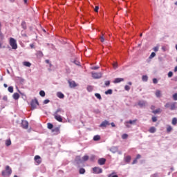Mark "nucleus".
Here are the masks:
<instances>
[{
    "mask_svg": "<svg viewBox=\"0 0 177 177\" xmlns=\"http://www.w3.org/2000/svg\"><path fill=\"white\" fill-rule=\"evenodd\" d=\"M9 44L12 48V49L16 50L17 49V41H16V39L13 37L10 38Z\"/></svg>",
    "mask_w": 177,
    "mask_h": 177,
    "instance_id": "3",
    "label": "nucleus"
},
{
    "mask_svg": "<svg viewBox=\"0 0 177 177\" xmlns=\"http://www.w3.org/2000/svg\"><path fill=\"white\" fill-rule=\"evenodd\" d=\"M94 12H96V13H97V12H99V6H96L95 7Z\"/></svg>",
    "mask_w": 177,
    "mask_h": 177,
    "instance_id": "54",
    "label": "nucleus"
},
{
    "mask_svg": "<svg viewBox=\"0 0 177 177\" xmlns=\"http://www.w3.org/2000/svg\"><path fill=\"white\" fill-rule=\"evenodd\" d=\"M100 41L101 42H104V37H103V36L100 37Z\"/></svg>",
    "mask_w": 177,
    "mask_h": 177,
    "instance_id": "62",
    "label": "nucleus"
},
{
    "mask_svg": "<svg viewBox=\"0 0 177 177\" xmlns=\"http://www.w3.org/2000/svg\"><path fill=\"white\" fill-rule=\"evenodd\" d=\"M142 156L140 154H138L136 157V159L139 160V158H141Z\"/></svg>",
    "mask_w": 177,
    "mask_h": 177,
    "instance_id": "63",
    "label": "nucleus"
},
{
    "mask_svg": "<svg viewBox=\"0 0 177 177\" xmlns=\"http://www.w3.org/2000/svg\"><path fill=\"white\" fill-rule=\"evenodd\" d=\"M8 92H10V93H13V91H14L13 86H10L8 88Z\"/></svg>",
    "mask_w": 177,
    "mask_h": 177,
    "instance_id": "39",
    "label": "nucleus"
},
{
    "mask_svg": "<svg viewBox=\"0 0 177 177\" xmlns=\"http://www.w3.org/2000/svg\"><path fill=\"white\" fill-rule=\"evenodd\" d=\"M3 100H4V102H8V95H4L3 97Z\"/></svg>",
    "mask_w": 177,
    "mask_h": 177,
    "instance_id": "58",
    "label": "nucleus"
},
{
    "mask_svg": "<svg viewBox=\"0 0 177 177\" xmlns=\"http://www.w3.org/2000/svg\"><path fill=\"white\" fill-rule=\"evenodd\" d=\"M122 81H124V78L117 77L114 80L113 83L114 84H120V82H122Z\"/></svg>",
    "mask_w": 177,
    "mask_h": 177,
    "instance_id": "14",
    "label": "nucleus"
},
{
    "mask_svg": "<svg viewBox=\"0 0 177 177\" xmlns=\"http://www.w3.org/2000/svg\"><path fill=\"white\" fill-rule=\"evenodd\" d=\"M171 124H172V125H176V124H177V118H174L172 119Z\"/></svg>",
    "mask_w": 177,
    "mask_h": 177,
    "instance_id": "36",
    "label": "nucleus"
},
{
    "mask_svg": "<svg viewBox=\"0 0 177 177\" xmlns=\"http://www.w3.org/2000/svg\"><path fill=\"white\" fill-rule=\"evenodd\" d=\"M138 106H140V107H144V106H146V102L145 101L138 102Z\"/></svg>",
    "mask_w": 177,
    "mask_h": 177,
    "instance_id": "26",
    "label": "nucleus"
},
{
    "mask_svg": "<svg viewBox=\"0 0 177 177\" xmlns=\"http://www.w3.org/2000/svg\"><path fill=\"white\" fill-rule=\"evenodd\" d=\"M18 92L21 95V96H22V99H24V100H26V99H27V96L24 93L20 91V90H18Z\"/></svg>",
    "mask_w": 177,
    "mask_h": 177,
    "instance_id": "22",
    "label": "nucleus"
},
{
    "mask_svg": "<svg viewBox=\"0 0 177 177\" xmlns=\"http://www.w3.org/2000/svg\"><path fill=\"white\" fill-rule=\"evenodd\" d=\"M114 174H115V173L113 172V173L109 174V175H108V177H113V175H114Z\"/></svg>",
    "mask_w": 177,
    "mask_h": 177,
    "instance_id": "64",
    "label": "nucleus"
},
{
    "mask_svg": "<svg viewBox=\"0 0 177 177\" xmlns=\"http://www.w3.org/2000/svg\"><path fill=\"white\" fill-rule=\"evenodd\" d=\"M35 161L38 164H41V162H42V161L41 160V156L36 155L34 158Z\"/></svg>",
    "mask_w": 177,
    "mask_h": 177,
    "instance_id": "12",
    "label": "nucleus"
},
{
    "mask_svg": "<svg viewBox=\"0 0 177 177\" xmlns=\"http://www.w3.org/2000/svg\"><path fill=\"white\" fill-rule=\"evenodd\" d=\"M177 102H167L166 103V104L165 105V109H169V110H171V111H174V110L177 109Z\"/></svg>",
    "mask_w": 177,
    "mask_h": 177,
    "instance_id": "1",
    "label": "nucleus"
},
{
    "mask_svg": "<svg viewBox=\"0 0 177 177\" xmlns=\"http://www.w3.org/2000/svg\"><path fill=\"white\" fill-rule=\"evenodd\" d=\"M75 161L76 164H77V165L82 164V162H83L82 158H81V156H77L75 157Z\"/></svg>",
    "mask_w": 177,
    "mask_h": 177,
    "instance_id": "10",
    "label": "nucleus"
},
{
    "mask_svg": "<svg viewBox=\"0 0 177 177\" xmlns=\"http://www.w3.org/2000/svg\"><path fill=\"white\" fill-rule=\"evenodd\" d=\"M158 176H159L158 173H155V174L151 175V177H158Z\"/></svg>",
    "mask_w": 177,
    "mask_h": 177,
    "instance_id": "56",
    "label": "nucleus"
},
{
    "mask_svg": "<svg viewBox=\"0 0 177 177\" xmlns=\"http://www.w3.org/2000/svg\"><path fill=\"white\" fill-rule=\"evenodd\" d=\"M171 131H172V127L168 126L167 128V132L168 133H169V132H171Z\"/></svg>",
    "mask_w": 177,
    "mask_h": 177,
    "instance_id": "45",
    "label": "nucleus"
},
{
    "mask_svg": "<svg viewBox=\"0 0 177 177\" xmlns=\"http://www.w3.org/2000/svg\"><path fill=\"white\" fill-rule=\"evenodd\" d=\"M124 160L125 162H127V164H129L131 162V156H125Z\"/></svg>",
    "mask_w": 177,
    "mask_h": 177,
    "instance_id": "19",
    "label": "nucleus"
},
{
    "mask_svg": "<svg viewBox=\"0 0 177 177\" xmlns=\"http://www.w3.org/2000/svg\"><path fill=\"white\" fill-rule=\"evenodd\" d=\"M88 92H92V91L93 90V88H92L91 86H88L86 88Z\"/></svg>",
    "mask_w": 177,
    "mask_h": 177,
    "instance_id": "46",
    "label": "nucleus"
},
{
    "mask_svg": "<svg viewBox=\"0 0 177 177\" xmlns=\"http://www.w3.org/2000/svg\"><path fill=\"white\" fill-rule=\"evenodd\" d=\"M10 145H12V141L10 140V139L6 140V146H7V147H9V146H10Z\"/></svg>",
    "mask_w": 177,
    "mask_h": 177,
    "instance_id": "32",
    "label": "nucleus"
},
{
    "mask_svg": "<svg viewBox=\"0 0 177 177\" xmlns=\"http://www.w3.org/2000/svg\"><path fill=\"white\" fill-rule=\"evenodd\" d=\"M57 96L59 99H64V94L60 91L57 93Z\"/></svg>",
    "mask_w": 177,
    "mask_h": 177,
    "instance_id": "20",
    "label": "nucleus"
},
{
    "mask_svg": "<svg viewBox=\"0 0 177 177\" xmlns=\"http://www.w3.org/2000/svg\"><path fill=\"white\" fill-rule=\"evenodd\" d=\"M110 125V122L108 120H104L99 125L100 128H106L107 126Z\"/></svg>",
    "mask_w": 177,
    "mask_h": 177,
    "instance_id": "6",
    "label": "nucleus"
},
{
    "mask_svg": "<svg viewBox=\"0 0 177 177\" xmlns=\"http://www.w3.org/2000/svg\"><path fill=\"white\" fill-rule=\"evenodd\" d=\"M151 120H152V122H157V117L153 116Z\"/></svg>",
    "mask_w": 177,
    "mask_h": 177,
    "instance_id": "51",
    "label": "nucleus"
},
{
    "mask_svg": "<svg viewBox=\"0 0 177 177\" xmlns=\"http://www.w3.org/2000/svg\"><path fill=\"white\" fill-rule=\"evenodd\" d=\"M153 57H156V53H155V52H152V53H151V55H150L149 57V59H153Z\"/></svg>",
    "mask_w": 177,
    "mask_h": 177,
    "instance_id": "38",
    "label": "nucleus"
},
{
    "mask_svg": "<svg viewBox=\"0 0 177 177\" xmlns=\"http://www.w3.org/2000/svg\"><path fill=\"white\" fill-rule=\"evenodd\" d=\"M1 175L3 176H6L8 175V176L12 175V169L10 168V166L7 165L6 167V170L2 171L1 172Z\"/></svg>",
    "mask_w": 177,
    "mask_h": 177,
    "instance_id": "2",
    "label": "nucleus"
},
{
    "mask_svg": "<svg viewBox=\"0 0 177 177\" xmlns=\"http://www.w3.org/2000/svg\"><path fill=\"white\" fill-rule=\"evenodd\" d=\"M90 161L93 162L95 161V158H96V156L95 155H91L90 158H88Z\"/></svg>",
    "mask_w": 177,
    "mask_h": 177,
    "instance_id": "41",
    "label": "nucleus"
},
{
    "mask_svg": "<svg viewBox=\"0 0 177 177\" xmlns=\"http://www.w3.org/2000/svg\"><path fill=\"white\" fill-rule=\"evenodd\" d=\"M88 160H89V156L88 155H86L82 157V161L84 162L88 161Z\"/></svg>",
    "mask_w": 177,
    "mask_h": 177,
    "instance_id": "35",
    "label": "nucleus"
},
{
    "mask_svg": "<svg viewBox=\"0 0 177 177\" xmlns=\"http://www.w3.org/2000/svg\"><path fill=\"white\" fill-rule=\"evenodd\" d=\"M110 151H111V153H113V154H115V153H117V151H118V147H111Z\"/></svg>",
    "mask_w": 177,
    "mask_h": 177,
    "instance_id": "15",
    "label": "nucleus"
},
{
    "mask_svg": "<svg viewBox=\"0 0 177 177\" xmlns=\"http://www.w3.org/2000/svg\"><path fill=\"white\" fill-rule=\"evenodd\" d=\"M50 102V100L47 99V100H45L43 103H44V104H48V103H49Z\"/></svg>",
    "mask_w": 177,
    "mask_h": 177,
    "instance_id": "55",
    "label": "nucleus"
},
{
    "mask_svg": "<svg viewBox=\"0 0 177 177\" xmlns=\"http://www.w3.org/2000/svg\"><path fill=\"white\" fill-rule=\"evenodd\" d=\"M21 27L23 28V30H27V24L26 21H23L21 24Z\"/></svg>",
    "mask_w": 177,
    "mask_h": 177,
    "instance_id": "21",
    "label": "nucleus"
},
{
    "mask_svg": "<svg viewBox=\"0 0 177 177\" xmlns=\"http://www.w3.org/2000/svg\"><path fill=\"white\" fill-rule=\"evenodd\" d=\"M23 64L25 66V67H31V64L30 62L25 61L23 62Z\"/></svg>",
    "mask_w": 177,
    "mask_h": 177,
    "instance_id": "27",
    "label": "nucleus"
},
{
    "mask_svg": "<svg viewBox=\"0 0 177 177\" xmlns=\"http://www.w3.org/2000/svg\"><path fill=\"white\" fill-rule=\"evenodd\" d=\"M113 68H118V64H117V63L113 64Z\"/></svg>",
    "mask_w": 177,
    "mask_h": 177,
    "instance_id": "59",
    "label": "nucleus"
},
{
    "mask_svg": "<svg viewBox=\"0 0 177 177\" xmlns=\"http://www.w3.org/2000/svg\"><path fill=\"white\" fill-rule=\"evenodd\" d=\"M51 131H52L53 133H55L56 135H57L59 133V131H60V129H59V127H53Z\"/></svg>",
    "mask_w": 177,
    "mask_h": 177,
    "instance_id": "18",
    "label": "nucleus"
},
{
    "mask_svg": "<svg viewBox=\"0 0 177 177\" xmlns=\"http://www.w3.org/2000/svg\"><path fill=\"white\" fill-rule=\"evenodd\" d=\"M12 97L14 100H19V99L20 98V94H19L18 93H15L12 95Z\"/></svg>",
    "mask_w": 177,
    "mask_h": 177,
    "instance_id": "17",
    "label": "nucleus"
},
{
    "mask_svg": "<svg viewBox=\"0 0 177 177\" xmlns=\"http://www.w3.org/2000/svg\"><path fill=\"white\" fill-rule=\"evenodd\" d=\"M54 118L58 121V122H63V118L60 115L53 114Z\"/></svg>",
    "mask_w": 177,
    "mask_h": 177,
    "instance_id": "9",
    "label": "nucleus"
},
{
    "mask_svg": "<svg viewBox=\"0 0 177 177\" xmlns=\"http://www.w3.org/2000/svg\"><path fill=\"white\" fill-rule=\"evenodd\" d=\"M3 38H4L3 34H2V32L1 31V28H0V40L3 41Z\"/></svg>",
    "mask_w": 177,
    "mask_h": 177,
    "instance_id": "47",
    "label": "nucleus"
},
{
    "mask_svg": "<svg viewBox=\"0 0 177 177\" xmlns=\"http://www.w3.org/2000/svg\"><path fill=\"white\" fill-rule=\"evenodd\" d=\"M155 95L156 97H161V91L156 90Z\"/></svg>",
    "mask_w": 177,
    "mask_h": 177,
    "instance_id": "28",
    "label": "nucleus"
},
{
    "mask_svg": "<svg viewBox=\"0 0 177 177\" xmlns=\"http://www.w3.org/2000/svg\"><path fill=\"white\" fill-rule=\"evenodd\" d=\"M21 125L24 129H28V121L22 120Z\"/></svg>",
    "mask_w": 177,
    "mask_h": 177,
    "instance_id": "7",
    "label": "nucleus"
},
{
    "mask_svg": "<svg viewBox=\"0 0 177 177\" xmlns=\"http://www.w3.org/2000/svg\"><path fill=\"white\" fill-rule=\"evenodd\" d=\"M167 76L169 78H172V77L174 76V72L169 71L167 74Z\"/></svg>",
    "mask_w": 177,
    "mask_h": 177,
    "instance_id": "43",
    "label": "nucleus"
},
{
    "mask_svg": "<svg viewBox=\"0 0 177 177\" xmlns=\"http://www.w3.org/2000/svg\"><path fill=\"white\" fill-rule=\"evenodd\" d=\"M153 84H158V80H157V78H153Z\"/></svg>",
    "mask_w": 177,
    "mask_h": 177,
    "instance_id": "53",
    "label": "nucleus"
},
{
    "mask_svg": "<svg viewBox=\"0 0 177 177\" xmlns=\"http://www.w3.org/2000/svg\"><path fill=\"white\" fill-rule=\"evenodd\" d=\"M31 110H35L37 109V106H39V102H38V100L35 98L32 100L30 102Z\"/></svg>",
    "mask_w": 177,
    "mask_h": 177,
    "instance_id": "4",
    "label": "nucleus"
},
{
    "mask_svg": "<svg viewBox=\"0 0 177 177\" xmlns=\"http://www.w3.org/2000/svg\"><path fill=\"white\" fill-rule=\"evenodd\" d=\"M105 95H113V89L109 88L105 91Z\"/></svg>",
    "mask_w": 177,
    "mask_h": 177,
    "instance_id": "30",
    "label": "nucleus"
},
{
    "mask_svg": "<svg viewBox=\"0 0 177 177\" xmlns=\"http://www.w3.org/2000/svg\"><path fill=\"white\" fill-rule=\"evenodd\" d=\"M62 113H64V110H63V109L62 108H57V109L54 113V114L59 115V114H62Z\"/></svg>",
    "mask_w": 177,
    "mask_h": 177,
    "instance_id": "16",
    "label": "nucleus"
},
{
    "mask_svg": "<svg viewBox=\"0 0 177 177\" xmlns=\"http://www.w3.org/2000/svg\"><path fill=\"white\" fill-rule=\"evenodd\" d=\"M39 95L41 96V97H45L46 93L44 91V90H41L39 91Z\"/></svg>",
    "mask_w": 177,
    "mask_h": 177,
    "instance_id": "40",
    "label": "nucleus"
},
{
    "mask_svg": "<svg viewBox=\"0 0 177 177\" xmlns=\"http://www.w3.org/2000/svg\"><path fill=\"white\" fill-rule=\"evenodd\" d=\"M100 139V136H99V135L94 136V137L93 138L94 142H97V141H99Z\"/></svg>",
    "mask_w": 177,
    "mask_h": 177,
    "instance_id": "29",
    "label": "nucleus"
},
{
    "mask_svg": "<svg viewBox=\"0 0 177 177\" xmlns=\"http://www.w3.org/2000/svg\"><path fill=\"white\" fill-rule=\"evenodd\" d=\"M106 158H100L98 159V164L99 165H104V164H106Z\"/></svg>",
    "mask_w": 177,
    "mask_h": 177,
    "instance_id": "11",
    "label": "nucleus"
},
{
    "mask_svg": "<svg viewBox=\"0 0 177 177\" xmlns=\"http://www.w3.org/2000/svg\"><path fill=\"white\" fill-rule=\"evenodd\" d=\"M36 56H37V57H44V53H42L41 50H39L37 52Z\"/></svg>",
    "mask_w": 177,
    "mask_h": 177,
    "instance_id": "23",
    "label": "nucleus"
},
{
    "mask_svg": "<svg viewBox=\"0 0 177 177\" xmlns=\"http://www.w3.org/2000/svg\"><path fill=\"white\" fill-rule=\"evenodd\" d=\"M85 172H86L85 169L82 167L79 169V173L80 174V175H84Z\"/></svg>",
    "mask_w": 177,
    "mask_h": 177,
    "instance_id": "34",
    "label": "nucleus"
},
{
    "mask_svg": "<svg viewBox=\"0 0 177 177\" xmlns=\"http://www.w3.org/2000/svg\"><path fill=\"white\" fill-rule=\"evenodd\" d=\"M162 111V110H161L160 108L156 109V110H153L152 111L153 114H158L160 113H161Z\"/></svg>",
    "mask_w": 177,
    "mask_h": 177,
    "instance_id": "25",
    "label": "nucleus"
},
{
    "mask_svg": "<svg viewBox=\"0 0 177 177\" xmlns=\"http://www.w3.org/2000/svg\"><path fill=\"white\" fill-rule=\"evenodd\" d=\"M73 63H74L75 64H76V66H80V62H78V61H77V60H74V61H73Z\"/></svg>",
    "mask_w": 177,
    "mask_h": 177,
    "instance_id": "60",
    "label": "nucleus"
},
{
    "mask_svg": "<svg viewBox=\"0 0 177 177\" xmlns=\"http://www.w3.org/2000/svg\"><path fill=\"white\" fill-rule=\"evenodd\" d=\"M142 80L144 82H147L149 81V77L147 75H144L142 77Z\"/></svg>",
    "mask_w": 177,
    "mask_h": 177,
    "instance_id": "24",
    "label": "nucleus"
},
{
    "mask_svg": "<svg viewBox=\"0 0 177 177\" xmlns=\"http://www.w3.org/2000/svg\"><path fill=\"white\" fill-rule=\"evenodd\" d=\"M135 122H136V120H129V122H127V124H135Z\"/></svg>",
    "mask_w": 177,
    "mask_h": 177,
    "instance_id": "50",
    "label": "nucleus"
},
{
    "mask_svg": "<svg viewBox=\"0 0 177 177\" xmlns=\"http://www.w3.org/2000/svg\"><path fill=\"white\" fill-rule=\"evenodd\" d=\"M172 97H173V100H174L176 101V100H177V93H175L173 95Z\"/></svg>",
    "mask_w": 177,
    "mask_h": 177,
    "instance_id": "49",
    "label": "nucleus"
},
{
    "mask_svg": "<svg viewBox=\"0 0 177 177\" xmlns=\"http://www.w3.org/2000/svg\"><path fill=\"white\" fill-rule=\"evenodd\" d=\"M91 70H99V66H92L91 67Z\"/></svg>",
    "mask_w": 177,
    "mask_h": 177,
    "instance_id": "57",
    "label": "nucleus"
},
{
    "mask_svg": "<svg viewBox=\"0 0 177 177\" xmlns=\"http://www.w3.org/2000/svg\"><path fill=\"white\" fill-rule=\"evenodd\" d=\"M158 49H160L159 45H157L156 46L153 48V50H154V52H158Z\"/></svg>",
    "mask_w": 177,
    "mask_h": 177,
    "instance_id": "42",
    "label": "nucleus"
},
{
    "mask_svg": "<svg viewBox=\"0 0 177 177\" xmlns=\"http://www.w3.org/2000/svg\"><path fill=\"white\" fill-rule=\"evenodd\" d=\"M68 82L69 84L70 88H75V86H77V83H75V81L68 80Z\"/></svg>",
    "mask_w": 177,
    "mask_h": 177,
    "instance_id": "13",
    "label": "nucleus"
},
{
    "mask_svg": "<svg viewBox=\"0 0 177 177\" xmlns=\"http://www.w3.org/2000/svg\"><path fill=\"white\" fill-rule=\"evenodd\" d=\"M122 139H128V134L127 133L122 134Z\"/></svg>",
    "mask_w": 177,
    "mask_h": 177,
    "instance_id": "48",
    "label": "nucleus"
},
{
    "mask_svg": "<svg viewBox=\"0 0 177 177\" xmlns=\"http://www.w3.org/2000/svg\"><path fill=\"white\" fill-rule=\"evenodd\" d=\"M124 89L129 91L131 89V87L128 85L124 86Z\"/></svg>",
    "mask_w": 177,
    "mask_h": 177,
    "instance_id": "52",
    "label": "nucleus"
},
{
    "mask_svg": "<svg viewBox=\"0 0 177 177\" xmlns=\"http://www.w3.org/2000/svg\"><path fill=\"white\" fill-rule=\"evenodd\" d=\"M47 128H48V129H51V131H52V129H53V124H52V123H48V124H47Z\"/></svg>",
    "mask_w": 177,
    "mask_h": 177,
    "instance_id": "37",
    "label": "nucleus"
},
{
    "mask_svg": "<svg viewBox=\"0 0 177 177\" xmlns=\"http://www.w3.org/2000/svg\"><path fill=\"white\" fill-rule=\"evenodd\" d=\"M138 162V159L135 158L132 162V165H134V164H136Z\"/></svg>",
    "mask_w": 177,
    "mask_h": 177,
    "instance_id": "61",
    "label": "nucleus"
},
{
    "mask_svg": "<svg viewBox=\"0 0 177 177\" xmlns=\"http://www.w3.org/2000/svg\"><path fill=\"white\" fill-rule=\"evenodd\" d=\"M92 77L94 78V80H99L102 78V75L97 73H92Z\"/></svg>",
    "mask_w": 177,
    "mask_h": 177,
    "instance_id": "8",
    "label": "nucleus"
},
{
    "mask_svg": "<svg viewBox=\"0 0 177 177\" xmlns=\"http://www.w3.org/2000/svg\"><path fill=\"white\" fill-rule=\"evenodd\" d=\"M156 131V127H151L149 129V132H150V133H155Z\"/></svg>",
    "mask_w": 177,
    "mask_h": 177,
    "instance_id": "31",
    "label": "nucleus"
},
{
    "mask_svg": "<svg viewBox=\"0 0 177 177\" xmlns=\"http://www.w3.org/2000/svg\"><path fill=\"white\" fill-rule=\"evenodd\" d=\"M104 85H105V86H106V87L110 86V80L105 81Z\"/></svg>",
    "mask_w": 177,
    "mask_h": 177,
    "instance_id": "44",
    "label": "nucleus"
},
{
    "mask_svg": "<svg viewBox=\"0 0 177 177\" xmlns=\"http://www.w3.org/2000/svg\"><path fill=\"white\" fill-rule=\"evenodd\" d=\"M95 97H97V99H98V100H102V95H100V93H95Z\"/></svg>",
    "mask_w": 177,
    "mask_h": 177,
    "instance_id": "33",
    "label": "nucleus"
},
{
    "mask_svg": "<svg viewBox=\"0 0 177 177\" xmlns=\"http://www.w3.org/2000/svg\"><path fill=\"white\" fill-rule=\"evenodd\" d=\"M103 169L100 167H95L93 168V174H102Z\"/></svg>",
    "mask_w": 177,
    "mask_h": 177,
    "instance_id": "5",
    "label": "nucleus"
}]
</instances>
